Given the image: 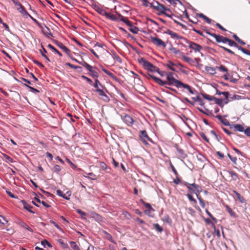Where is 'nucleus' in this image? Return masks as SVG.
<instances>
[{"mask_svg":"<svg viewBox=\"0 0 250 250\" xmlns=\"http://www.w3.org/2000/svg\"><path fill=\"white\" fill-rule=\"evenodd\" d=\"M238 50L241 51L243 53L250 56V52L243 48V47H239V49Z\"/></svg>","mask_w":250,"mask_h":250,"instance_id":"48","label":"nucleus"},{"mask_svg":"<svg viewBox=\"0 0 250 250\" xmlns=\"http://www.w3.org/2000/svg\"><path fill=\"white\" fill-rule=\"evenodd\" d=\"M69 243H70V247H71L73 250H80V248L78 245H77L75 242L73 241H70L69 242Z\"/></svg>","mask_w":250,"mask_h":250,"instance_id":"35","label":"nucleus"},{"mask_svg":"<svg viewBox=\"0 0 250 250\" xmlns=\"http://www.w3.org/2000/svg\"><path fill=\"white\" fill-rule=\"evenodd\" d=\"M213 101H215V104H217L219 105V106H221L222 107H223L224 104L222 103L223 102V99L216 98V99H214Z\"/></svg>","mask_w":250,"mask_h":250,"instance_id":"38","label":"nucleus"},{"mask_svg":"<svg viewBox=\"0 0 250 250\" xmlns=\"http://www.w3.org/2000/svg\"><path fill=\"white\" fill-rule=\"evenodd\" d=\"M211 37L215 38L216 42H220V40H222L226 38V37H224L222 36L216 34H211Z\"/></svg>","mask_w":250,"mask_h":250,"instance_id":"24","label":"nucleus"},{"mask_svg":"<svg viewBox=\"0 0 250 250\" xmlns=\"http://www.w3.org/2000/svg\"><path fill=\"white\" fill-rule=\"evenodd\" d=\"M231 40H230L226 38L222 40H220V42H222L223 43H228L229 42H231Z\"/></svg>","mask_w":250,"mask_h":250,"instance_id":"63","label":"nucleus"},{"mask_svg":"<svg viewBox=\"0 0 250 250\" xmlns=\"http://www.w3.org/2000/svg\"><path fill=\"white\" fill-rule=\"evenodd\" d=\"M21 204L22 205V207H23V208L29 212H31L32 210L31 209V206L30 204H28L26 201H24V200H22L21 201Z\"/></svg>","mask_w":250,"mask_h":250,"instance_id":"16","label":"nucleus"},{"mask_svg":"<svg viewBox=\"0 0 250 250\" xmlns=\"http://www.w3.org/2000/svg\"><path fill=\"white\" fill-rule=\"evenodd\" d=\"M228 172L229 175L231 176V178H232L233 180L236 181L238 179V175L233 171H227Z\"/></svg>","mask_w":250,"mask_h":250,"instance_id":"28","label":"nucleus"},{"mask_svg":"<svg viewBox=\"0 0 250 250\" xmlns=\"http://www.w3.org/2000/svg\"><path fill=\"white\" fill-rule=\"evenodd\" d=\"M117 14H118V16L120 17V18H121V21L124 22V23H125L126 24H127V25L129 26H131V21H129L128 20H127V18H126V17H125L123 16H122V15H121L120 13H117Z\"/></svg>","mask_w":250,"mask_h":250,"instance_id":"19","label":"nucleus"},{"mask_svg":"<svg viewBox=\"0 0 250 250\" xmlns=\"http://www.w3.org/2000/svg\"><path fill=\"white\" fill-rule=\"evenodd\" d=\"M216 94H218L219 95H223L225 98V104H227L229 102V92L227 91L225 92H220L219 90L216 89Z\"/></svg>","mask_w":250,"mask_h":250,"instance_id":"15","label":"nucleus"},{"mask_svg":"<svg viewBox=\"0 0 250 250\" xmlns=\"http://www.w3.org/2000/svg\"><path fill=\"white\" fill-rule=\"evenodd\" d=\"M48 47H49L50 49H51V50H52L53 51H54L55 53H57V54H58L59 56H62V54L59 51H58L56 49V48H55L52 45H51V44L48 45Z\"/></svg>","mask_w":250,"mask_h":250,"instance_id":"40","label":"nucleus"},{"mask_svg":"<svg viewBox=\"0 0 250 250\" xmlns=\"http://www.w3.org/2000/svg\"><path fill=\"white\" fill-rule=\"evenodd\" d=\"M102 71H104V73H105L106 74H107V75L109 76L111 78H112L115 80H117V78L115 77V76L114 75H113V74H112V73L109 72V71L105 69L104 68H102Z\"/></svg>","mask_w":250,"mask_h":250,"instance_id":"27","label":"nucleus"},{"mask_svg":"<svg viewBox=\"0 0 250 250\" xmlns=\"http://www.w3.org/2000/svg\"><path fill=\"white\" fill-rule=\"evenodd\" d=\"M153 227L156 229V230L161 232L163 231V228H162L158 224H153Z\"/></svg>","mask_w":250,"mask_h":250,"instance_id":"42","label":"nucleus"},{"mask_svg":"<svg viewBox=\"0 0 250 250\" xmlns=\"http://www.w3.org/2000/svg\"><path fill=\"white\" fill-rule=\"evenodd\" d=\"M56 45L62 49V50L63 51V52H64L66 54H68L69 53V50L67 48V47L64 45L62 42H56Z\"/></svg>","mask_w":250,"mask_h":250,"instance_id":"18","label":"nucleus"},{"mask_svg":"<svg viewBox=\"0 0 250 250\" xmlns=\"http://www.w3.org/2000/svg\"><path fill=\"white\" fill-rule=\"evenodd\" d=\"M198 17L202 18L204 19V20L207 22L208 23H211V20L208 19L207 17H206V15H204L202 13L197 14Z\"/></svg>","mask_w":250,"mask_h":250,"instance_id":"26","label":"nucleus"},{"mask_svg":"<svg viewBox=\"0 0 250 250\" xmlns=\"http://www.w3.org/2000/svg\"><path fill=\"white\" fill-rule=\"evenodd\" d=\"M152 72H157V73H160V69L157 67L156 66H153V67H151V69H148Z\"/></svg>","mask_w":250,"mask_h":250,"instance_id":"52","label":"nucleus"},{"mask_svg":"<svg viewBox=\"0 0 250 250\" xmlns=\"http://www.w3.org/2000/svg\"><path fill=\"white\" fill-rule=\"evenodd\" d=\"M66 65L70 66V67L72 68H74L75 69H81V67L79 66H76L75 65H73L69 62H67L66 63Z\"/></svg>","mask_w":250,"mask_h":250,"instance_id":"47","label":"nucleus"},{"mask_svg":"<svg viewBox=\"0 0 250 250\" xmlns=\"http://www.w3.org/2000/svg\"><path fill=\"white\" fill-rule=\"evenodd\" d=\"M150 41H151L153 44L158 46H162L163 47L166 46L165 42L158 37H150Z\"/></svg>","mask_w":250,"mask_h":250,"instance_id":"4","label":"nucleus"},{"mask_svg":"<svg viewBox=\"0 0 250 250\" xmlns=\"http://www.w3.org/2000/svg\"><path fill=\"white\" fill-rule=\"evenodd\" d=\"M166 33L169 34V35L171 36V38L173 39H176L178 40L184 39L182 37L178 35L177 34L170 30H167V31H166Z\"/></svg>","mask_w":250,"mask_h":250,"instance_id":"17","label":"nucleus"},{"mask_svg":"<svg viewBox=\"0 0 250 250\" xmlns=\"http://www.w3.org/2000/svg\"><path fill=\"white\" fill-rule=\"evenodd\" d=\"M77 212L79 213V214L81 215L82 217H83L85 215V213L81 209L77 210Z\"/></svg>","mask_w":250,"mask_h":250,"instance_id":"64","label":"nucleus"},{"mask_svg":"<svg viewBox=\"0 0 250 250\" xmlns=\"http://www.w3.org/2000/svg\"><path fill=\"white\" fill-rule=\"evenodd\" d=\"M220 122L222 123V124H223V125H224L226 126L230 125V124L229 123L228 120H227L226 119L221 120H220Z\"/></svg>","mask_w":250,"mask_h":250,"instance_id":"53","label":"nucleus"},{"mask_svg":"<svg viewBox=\"0 0 250 250\" xmlns=\"http://www.w3.org/2000/svg\"><path fill=\"white\" fill-rule=\"evenodd\" d=\"M230 127H231V128H233V130L235 131H239L241 132H243L246 130L244 129V128L242 125L239 124L231 125L230 126Z\"/></svg>","mask_w":250,"mask_h":250,"instance_id":"12","label":"nucleus"},{"mask_svg":"<svg viewBox=\"0 0 250 250\" xmlns=\"http://www.w3.org/2000/svg\"><path fill=\"white\" fill-rule=\"evenodd\" d=\"M92 7L93 9H94V10L96 11V12H97L98 14H99L101 15H104L107 13L104 9L101 8V7H100L99 5H98L97 4L95 3H92Z\"/></svg>","mask_w":250,"mask_h":250,"instance_id":"9","label":"nucleus"},{"mask_svg":"<svg viewBox=\"0 0 250 250\" xmlns=\"http://www.w3.org/2000/svg\"><path fill=\"white\" fill-rule=\"evenodd\" d=\"M219 71L221 72H225L227 73V68L224 65H221L220 66L217 67Z\"/></svg>","mask_w":250,"mask_h":250,"instance_id":"46","label":"nucleus"},{"mask_svg":"<svg viewBox=\"0 0 250 250\" xmlns=\"http://www.w3.org/2000/svg\"><path fill=\"white\" fill-rule=\"evenodd\" d=\"M94 87L96 88V89H105L104 86L101 84L99 81L98 79H95V83H94Z\"/></svg>","mask_w":250,"mask_h":250,"instance_id":"22","label":"nucleus"},{"mask_svg":"<svg viewBox=\"0 0 250 250\" xmlns=\"http://www.w3.org/2000/svg\"><path fill=\"white\" fill-rule=\"evenodd\" d=\"M192 99L194 101H196V102L200 103V104H202V103H203V101L198 96L195 97H193Z\"/></svg>","mask_w":250,"mask_h":250,"instance_id":"54","label":"nucleus"},{"mask_svg":"<svg viewBox=\"0 0 250 250\" xmlns=\"http://www.w3.org/2000/svg\"><path fill=\"white\" fill-rule=\"evenodd\" d=\"M182 54V59H183L184 61H185V62H187V63H190L192 62L191 58L188 57H186V56L183 55V54Z\"/></svg>","mask_w":250,"mask_h":250,"instance_id":"43","label":"nucleus"},{"mask_svg":"<svg viewBox=\"0 0 250 250\" xmlns=\"http://www.w3.org/2000/svg\"><path fill=\"white\" fill-rule=\"evenodd\" d=\"M226 209L228 210L229 213L230 215L232 217H235V213L233 211V210L230 208L228 206H226Z\"/></svg>","mask_w":250,"mask_h":250,"instance_id":"44","label":"nucleus"},{"mask_svg":"<svg viewBox=\"0 0 250 250\" xmlns=\"http://www.w3.org/2000/svg\"><path fill=\"white\" fill-rule=\"evenodd\" d=\"M32 21L35 23V25H36L40 29L43 30V28L45 27L46 29L49 31V29L48 28V27L46 26L43 23V21L42 18H39L37 20L32 17Z\"/></svg>","mask_w":250,"mask_h":250,"instance_id":"3","label":"nucleus"},{"mask_svg":"<svg viewBox=\"0 0 250 250\" xmlns=\"http://www.w3.org/2000/svg\"><path fill=\"white\" fill-rule=\"evenodd\" d=\"M54 171L56 172H59L61 170V167H60L59 165H55L54 167Z\"/></svg>","mask_w":250,"mask_h":250,"instance_id":"56","label":"nucleus"},{"mask_svg":"<svg viewBox=\"0 0 250 250\" xmlns=\"http://www.w3.org/2000/svg\"><path fill=\"white\" fill-rule=\"evenodd\" d=\"M166 79H167V85H174L175 86H178L179 85H182L183 83L181 81L176 80L175 78H170L169 77H166Z\"/></svg>","mask_w":250,"mask_h":250,"instance_id":"7","label":"nucleus"},{"mask_svg":"<svg viewBox=\"0 0 250 250\" xmlns=\"http://www.w3.org/2000/svg\"><path fill=\"white\" fill-rule=\"evenodd\" d=\"M221 47H222V49H223L224 50L228 52H229V53H230V54H231L232 55H234V53H233V52L232 51H231V50H229V49H228V48H226L225 47H223V46H222Z\"/></svg>","mask_w":250,"mask_h":250,"instance_id":"62","label":"nucleus"},{"mask_svg":"<svg viewBox=\"0 0 250 250\" xmlns=\"http://www.w3.org/2000/svg\"><path fill=\"white\" fill-rule=\"evenodd\" d=\"M169 50L175 54H179L180 53L179 50L173 47L172 45L169 47Z\"/></svg>","mask_w":250,"mask_h":250,"instance_id":"39","label":"nucleus"},{"mask_svg":"<svg viewBox=\"0 0 250 250\" xmlns=\"http://www.w3.org/2000/svg\"><path fill=\"white\" fill-rule=\"evenodd\" d=\"M35 200L36 201V202H37V203H41L43 205V206H44V207L45 208H49L50 207V205H48V204H47L46 202H45L44 201H40V200L37 198L36 197H35Z\"/></svg>","mask_w":250,"mask_h":250,"instance_id":"36","label":"nucleus"},{"mask_svg":"<svg viewBox=\"0 0 250 250\" xmlns=\"http://www.w3.org/2000/svg\"><path fill=\"white\" fill-rule=\"evenodd\" d=\"M154 81H155V82H156V83H157L160 84V85H161V86H164V85H165L166 84H167V82H164L158 78H154Z\"/></svg>","mask_w":250,"mask_h":250,"instance_id":"33","label":"nucleus"},{"mask_svg":"<svg viewBox=\"0 0 250 250\" xmlns=\"http://www.w3.org/2000/svg\"><path fill=\"white\" fill-rule=\"evenodd\" d=\"M73 61L79 63V64H80V65L84 66V67H85V68H90V67H91V66L90 65H89L86 62H85L84 61H83L82 62H79V61H78L76 59H73Z\"/></svg>","mask_w":250,"mask_h":250,"instance_id":"25","label":"nucleus"},{"mask_svg":"<svg viewBox=\"0 0 250 250\" xmlns=\"http://www.w3.org/2000/svg\"><path fill=\"white\" fill-rule=\"evenodd\" d=\"M205 70L206 71L210 73L211 74H213L215 73V69L214 68L210 66H206Z\"/></svg>","mask_w":250,"mask_h":250,"instance_id":"37","label":"nucleus"},{"mask_svg":"<svg viewBox=\"0 0 250 250\" xmlns=\"http://www.w3.org/2000/svg\"><path fill=\"white\" fill-rule=\"evenodd\" d=\"M123 122L125 123L128 126H131L133 124L132 118L127 115H125L124 118H123Z\"/></svg>","mask_w":250,"mask_h":250,"instance_id":"13","label":"nucleus"},{"mask_svg":"<svg viewBox=\"0 0 250 250\" xmlns=\"http://www.w3.org/2000/svg\"><path fill=\"white\" fill-rule=\"evenodd\" d=\"M244 133H245L246 135H247V136L250 137V127H249L247 128H246L245 131H244Z\"/></svg>","mask_w":250,"mask_h":250,"instance_id":"59","label":"nucleus"},{"mask_svg":"<svg viewBox=\"0 0 250 250\" xmlns=\"http://www.w3.org/2000/svg\"><path fill=\"white\" fill-rule=\"evenodd\" d=\"M176 63H174L171 61H168L167 63L166 64V66L168 67L169 69L172 70V71H176V69L174 68V66H176Z\"/></svg>","mask_w":250,"mask_h":250,"instance_id":"23","label":"nucleus"},{"mask_svg":"<svg viewBox=\"0 0 250 250\" xmlns=\"http://www.w3.org/2000/svg\"><path fill=\"white\" fill-rule=\"evenodd\" d=\"M188 47L193 50L195 52H200L203 49V47L192 42H188Z\"/></svg>","mask_w":250,"mask_h":250,"instance_id":"5","label":"nucleus"},{"mask_svg":"<svg viewBox=\"0 0 250 250\" xmlns=\"http://www.w3.org/2000/svg\"><path fill=\"white\" fill-rule=\"evenodd\" d=\"M138 31H139V29H138V28H136V27H133L132 28L130 29V32H131L132 33H133L134 34H137V32Z\"/></svg>","mask_w":250,"mask_h":250,"instance_id":"60","label":"nucleus"},{"mask_svg":"<svg viewBox=\"0 0 250 250\" xmlns=\"http://www.w3.org/2000/svg\"><path fill=\"white\" fill-rule=\"evenodd\" d=\"M187 197H188V200L194 202L195 204L196 203V201L193 199V196L189 194H187Z\"/></svg>","mask_w":250,"mask_h":250,"instance_id":"58","label":"nucleus"},{"mask_svg":"<svg viewBox=\"0 0 250 250\" xmlns=\"http://www.w3.org/2000/svg\"><path fill=\"white\" fill-rule=\"evenodd\" d=\"M228 44L230 46H234L236 48H238V49H239V47H242L239 46L237 44H236V43L235 42L233 41V40H231V41L229 42Z\"/></svg>","mask_w":250,"mask_h":250,"instance_id":"41","label":"nucleus"},{"mask_svg":"<svg viewBox=\"0 0 250 250\" xmlns=\"http://www.w3.org/2000/svg\"><path fill=\"white\" fill-rule=\"evenodd\" d=\"M34 98H35V101L37 102V103L40 104L41 103H42V100L38 98L37 96H35Z\"/></svg>","mask_w":250,"mask_h":250,"instance_id":"61","label":"nucleus"},{"mask_svg":"<svg viewBox=\"0 0 250 250\" xmlns=\"http://www.w3.org/2000/svg\"><path fill=\"white\" fill-rule=\"evenodd\" d=\"M19 81L20 82H21V83H22V84L25 85V86H27V87H28L29 88H31V87L27 85V84H31L30 81H29L23 78H21V80H19Z\"/></svg>","mask_w":250,"mask_h":250,"instance_id":"29","label":"nucleus"},{"mask_svg":"<svg viewBox=\"0 0 250 250\" xmlns=\"http://www.w3.org/2000/svg\"><path fill=\"white\" fill-rule=\"evenodd\" d=\"M141 203H142V204L145 206L146 208L148 209V210L147 211H145V213H147V214H148V213H150V210H153V209L151 207V206L149 203H146L143 200H141Z\"/></svg>","mask_w":250,"mask_h":250,"instance_id":"21","label":"nucleus"},{"mask_svg":"<svg viewBox=\"0 0 250 250\" xmlns=\"http://www.w3.org/2000/svg\"><path fill=\"white\" fill-rule=\"evenodd\" d=\"M104 16H105V18L111 20L112 21H116L117 20V18L115 15H110L108 13H106L104 15Z\"/></svg>","mask_w":250,"mask_h":250,"instance_id":"30","label":"nucleus"},{"mask_svg":"<svg viewBox=\"0 0 250 250\" xmlns=\"http://www.w3.org/2000/svg\"><path fill=\"white\" fill-rule=\"evenodd\" d=\"M13 1H14L15 5H16V8H17V10L19 11L22 14L24 15H25L26 16H29L31 18L30 15L28 14L27 12H26L24 8V7H23L21 4H20L19 2L15 1V0H12Z\"/></svg>","mask_w":250,"mask_h":250,"instance_id":"6","label":"nucleus"},{"mask_svg":"<svg viewBox=\"0 0 250 250\" xmlns=\"http://www.w3.org/2000/svg\"><path fill=\"white\" fill-rule=\"evenodd\" d=\"M228 156L229 158V159L231 160V162H232L233 164H236L237 159L236 157H231V156L230 155V154H229V153L228 154Z\"/></svg>","mask_w":250,"mask_h":250,"instance_id":"51","label":"nucleus"},{"mask_svg":"<svg viewBox=\"0 0 250 250\" xmlns=\"http://www.w3.org/2000/svg\"><path fill=\"white\" fill-rule=\"evenodd\" d=\"M196 196H197L198 200L199 201L200 205H201V207H202V208H205L206 205L205 204L204 202L200 197L198 196V195H196Z\"/></svg>","mask_w":250,"mask_h":250,"instance_id":"49","label":"nucleus"},{"mask_svg":"<svg viewBox=\"0 0 250 250\" xmlns=\"http://www.w3.org/2000/svg\"><path fill=\"white\" fill-rule=\"evenodd\" d=\"M140 62V63H142V64H143V66H145V68L147 69H150L151 67H153L154 66L152 63L146 61L143 58H141Z\"/></svg>","mask_w":250,"mask_h":250,"instance_id":"11","label":"nucleus"},{"mask_svg":"<svg viewBox=\"0 0 250 250\" xmlns=\"http://www.w3.org/2000/svg\"><path fill=\"white\" fill-rule=\"evenodd\" d=\"M141 140L143 142L145 145H147V142H151L150 138L147 136V132L146 130L141 131V134L140 135Z\"/></svg>","mask_w":250,"mask_h":250,"instance_id":"8","label":"nucleus"},{"mask_svg":"<svg viewBox=\"0 0 250 250\" xmlns=\"http://www.w3.org/2000/svg\"><path fill=\"white\" fill-rule=\"evenodd\" d=\"M107 90L105 89H96L95 92L98 94L99 96V98L103 102L107 103L110 101V98L105 94V92Z\"/></svg>","mask_w":250,"mask_h":250,"instance_id":"2","label":"nucleus"},{"mask_svg":"<svg viewBox=\"0 0 250 250\" xmlns=\"http://www.w3.org/2000/svg\"><path fill=\"white\" fill-rule=\"evenodd\" d=\"M176 87H177V88L183 87V88L187 89V90H188V92H189V93H191V94H194L195 92V90L191 89V88L188 84L184 83L178 86H176Z\"/></svg>","mask_w":250,"mask_h":250,"instance_id":"10","label":"nucleus"},{"mask_svg":"<svg viewBox=\"0 0 250 250\" xmlns=\"http://www.w3.org/2000/svg\"><path fill=\"white\" fill-rule=\"evenodd\" d=\"M176 150H177V153H178V154L180 157L182 158H185L186 157V154L182 149L179 148L177 146L176 147Z\"/></svg>","mask_w":250,"mask_h":250,"instance_id":"34","label":"nucleus"},{"mask_svg":"<svg viewBox=\"0 0 250 250\" xmlns=\"http://www.w3.org/2000/svg\"><path fill=\"white\" fill-rule=\"evenodd\" d=\"M191 186H192L193 189H195L193 190V192L195 193L196 195L201 191V188H200V187L198 185L193 183L191 184Z\"/></svg>","mask_w":250,"mask_h":250,"instance_id":"20","label":"nucleus"},{"mask_svg":"<svg viewBox=\"0 0 250 250\" xmlns=\"http://www.w3.org/2000/svg\"><path fill=\"white\" fill-rule=\"evenodd\" d=\"M89 72H90V75L93 78H97L98 77V72L96 71V68L94 67H90V68H86Z\"/></svg>","mask_w":250,"mask_h":250,"instance_id":"14","label":"nucleus"},{"mask_svg":"<svg viewBox=\"0 0 250 250\" xmlns=\"http://www.w3.org/2000/svg\"><path fill=\"white\" fill-rule=\"evenodd\" d=\"M86 174H87L88 175L90 176V177H89V178L91 180H96V175L93 173H86Z\"/></svg>","mask_w":250,"mask_h":250,"instance_id":"57","label":"nucleus"},{"mask_svg":"<svg viewBox=\"0 0 250 250\" xmlns=\"http://www.w3.org/2000/svg\"><path fill=\"white\" fill-rule=\"evenodd\" d=\"M154 81H155V82H156V83H157L160 84V85H161V86H164V85H165L166 84H167V82H164L158 78H154Z\"/></svg>","mask_w":250,"mask_h":250,"instance_id":"32","label":"nucleus"},{"mask_svg":"<svg viewBox=\"0 0 250 250\" xmlns=\"http://www.w3.org/2000/svg\"><path fill=\"white\" fill-rule=\"evenodd\" d=\"M149 3L150 7L153 8V9L159 12L161 14H165L166 11H170L168 8L165 7V6L160 4L157 1L153 0L151 1V3Z\"/></svg>","mask_w":250,"mask_h":250,"instance_id":"1","label":"nucleus"},{"mask_svg":"<svg viewBox=\"0 0 250 250\" xmlns=\"http://www.w3.org/2000/svg\"><path fill=\"white\" fill-rule=\"evenodd\" d=\"M201 95H202V96H203V97H204V98H205V99H206L209 101H213V100L216 98L213 96H210V95H209L208 94H201Z\"/></svg>","mask_w":250,"mask_h":250,"instance_id":"31","label":"nucleus"},{"mask_svg":"<svg viewBox=\"0 0 250 250\" xmlns=\"http://www.w3.org/2000/svg\"><path fill=\"white\" fill-rule=\"evenodd\" d=\"M233 192H234V193L236 194V197H237L238 199H239V201H240L241 203H243L244 199H243V197L241 196V194H240L239 193L235 191H233Z\"/></svg>","mask_w":250,"mask_h":250,"instance_id":"45","label":"nucleus"},{"mask_svg":"<svg viewBox=\"0 0 250 250\" xmlns=\"http://www.w3.org/2000/svg\"><path fill=\"white\" fill-rule=\"evenodd\" d=\"M41 244H42V245L44 247L46 245H47L48 247H52L51 245L48 241H47L46 240H43V241H42Z\"/></svg>","mask_w":250,"mask_h":250,"instance_id":"55","label":"nucleus"},{"mask_svg":"<svg viewBox=\"0 0 250 250\" xmlns=\"http://www.w3.org/2000/svg\"><path fill=\"white\" fill-rule=\"evenodd\" d=\"M81 78H83V79L85 80V81H86V82H87V83H89L90 84H91L92 83V81L91 80V79H90L88 77H87L84 75H83L81 76Z\"/></svg>","mask_w":250,"mask_h":250,"instance_id":"50","label":"nucleus"}]
</instances>
